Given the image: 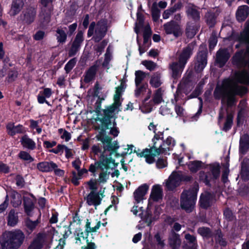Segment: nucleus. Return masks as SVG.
<instances>
[{
	"instance_id": "f257e3e1",
	"label": "nucleus",
	"mask_w": 249,
	"mask_h": 249,
	"mask_svg": "<svg viewBox=\"0 0 249 249\" xmlns=\"http://www.w3.org/2000/svg\"><path fill=\"white\" fill-rule=\"evenodd\" d=\"M25 239V234L19 229L5 231L0 237V249H19Z\"/></svg>"
},
{
	"instance_id": "f03ea898",
	"label": "nucleus",
	"mask_w": 249,
	"mask_h": 249,
	"mask_svg": "<svg viewBox=\"0 0 249 249\" xmlns=\"http://www.w3.org/2000/svg\"><path fill=\"white\" fill-rule=\"evenodd\" d=\"M198 190V183L195 181L192 187L187 190H183L180 194V208L187 213H191L195 209Z\"/></svg>"
},
{
	"instance_id": "7ed1b4c3",
	"label": "nucleus",
	"mask_w": 249,
	"mask_h": 249,
	"mask_svg": "<svg viewBox=\"0 0 249 249\" xmlns=\"http://www.w3.org/2000/svg\"><path fill=\"white\" fill-rule=\"evenodd\" d=\"M87 184L91 190L87 196L84 197L87 204L89 206L93 205L95 207L100 205L104 195L103 193L100 194L99 192L96 191L98 189L96 179L91 178L87 182Z\"/></svg>"
},
{
	"instance_id": "20e7f679",
	"label": "nucleus",
	"mask_w": 249,
	"mask_h": 249,
	"mask_svg": "<svg viewBox=\"0 0 249 249\" xmlns=\"http://www.w3.org/2000/svg\"><path fill=\"white\" fill-rule=\"evenodd\" d=\"M210 171L205 172L200 171L199 173V180L205 184L206 186L211 187V180L217 179L220 174V166L219 163L210 164L209 165Z\"/></svg>"
},
{
	"instance_id": "39448f33",
	"label": "nucleus",
	"mask_w": 249,
	"mask_h": 249,
	"mask_svg": "<svg viewBox=\"0 0 249 249\" xmlns=\"http://www.w3.org/2000/svg\"><path fill=\"white\" fill-rule=\"evenodd\" d=\"M95 121H99L101 123L100 126H98L95 127L96 129H100L99 134L96 136L97 140L99 141H101L104 146L106 143L108 144L110 143L111 137L106 135V131L110 128L112 120L103 117H96Z\"/></svg>"
},
{
	"instance_id": "423d86ee",
	"label": "nucleus",
	"mask_w": 249,
	"mask_h": 249,
	"mask_svg": "<svg viewBox=\"0 0 249 249\" xmlns=\"http://www.w3.org/2000/svg\"><path fill=\"white\" fill-rule=\"evenodd\" d=\"M111 163L113 164L114 167H117L119 164V163H115V160L110 156L107 157L104 152H102L99 157V160L95 161L94 164H91L89 165V170L95 176V172L97 170L99 169L101 170H104V169L107 170L109 169V165Z\"/></svg>"
},
{
	"instance_id": "0eeeda50",
	"label": "nucleus",
	"mask_w": 249,
	"mask_h": 249,
	"mask_svg": "<svg viewBox=\"0 0 249 249\" xmlns=\"http://www.w3.org/2000/svg\"><path fill=\"white\" fill-rule=\"evenodd\" d=\"M230 38L238 43L235 45V49H239L242 45H248L249 48V24H245L243 30L240 33L232 31Z\"/></svg>"
},
{
	"instance_id": "6e6552de",
	"label": "nucleus",
	"mask_w": 249,
	"mask_h": 249,
	"mask_svg": "<svg viewBox=\"0 0 249 249\" xmlns=\"http://www.w3.org/2000/svg\"><path fill=\"white\" fill-rule=\"evenodd\" d=\"M245 24H249L248 21ZM244 49H240L235 52L231 58L232 64L237 68L247 67L249 70V48L246 51L248 58L245 59L244 56Z\"/></svg>"
},
{
	"instance_id": "1a4fd4ad",
	"label": "nucleus",
	"mask_w": 249,
	"mask_h": 249,
	"mask_svg": "<svg viewBox=\"0 0 249 249\" xmlns=\"http://www.w3.org/2000/svg\"><path fill=\"white\" fill-rule=\"evenodd\" d=\"M149 148H146L143 149L141 153H137V156L140 158L144 157L145 159V161L148 164H152L155 161V157L162 154L160 148L155 146H150Z\"/></svg>"
},
{
	"instance_id": "9d476101",
	"label": "nucleus",
	"mask_w": 249,
	"mask_h": 249,
	"mask_svg": "<svg viewBox=\"0 0 249 249\" xmlns=\"http://www.w3.org/2000/svg\"><path fill=\"white\" fill-rule=\"evenodd\" d=\"M202 45L199 47V50L196 56V61L195 64L194 69L196 73H200L205 68L207 64L208 50L207 48L201 49Z\"/></svg>"
},
{
	"instance_id": "9b49d317",
	"label": "nucleus",
	"mask_w": 249,
	"mask_h": 249,
	"mask_svg": "<svg viewBox=\"0 0 249 249\" xmlns=\"http://www.w3.org/2000/svg\"><path fill=\"white\" fill-rule=\"evenodd\" d=\"M36 13L37 8L34 6L29 5L20 15V19L24 24L30 25L35 20Z\"/></svg>"
},
{
	"instance_id": "f8f14e48",
	"label": "nucleus",
	"mask_w": 249,
	"mask_h": 249,
	"mask_svg": "<svg viewBox=\"0 0 249 249\" xmlns=\"http://www.w3.org/2000/svg\"><path fill=\"white\" fill-rule=\"evenodd\" d=\"M163 27L165 33L167 35L172 34L176 38L182 36L183 34L181 26L174 20H171L164 23Z\"/></svg>"
},
{
	"instance_id": "ddd939ff",
	"label": "nucleus",
	"mask_w": 249,
	"mask_h": 249,
	"mask_svg": "<svg viewBox=\"0 0 249 249\" xmlns=\"http://www.w3.org/2000/svg\"><path fill=\"white\" fill-rule=\"evenodd\" d=\"M84 40V32L82 30H78L68 51L69 57H71L76 55L80 51Z\"/></svg>"
},
{
	"instance_id": "4468645a",
	"label": "nucleus",
	"mask_w": 249,
	"mask_h": 249,
	"mask_svg": "<svg viewBox=\"0 0 249 249\" xmlns=\"http://www.w3.org/2000/svg\"><path fill=\"white\" fill-rule=\"evenodd\" d=\"M196 45V41H194L189 43L186 47H184L178 55V62L183 66H185L189 59L193 53V50Z\"/></svg>"
},
{
	"instance_id": "2eb2a0df",
	"label": "nucleus",
	"mask_w": 249,
	"mask_h": 249,
	"mask_svg": "<svg viewBox=\"0 0 249 249\" xmlns=\"http://www.w3.org/2000/svg\"><path fill=\"white\" fill-rule=\"evenodd\" d=\"M231 86V80L229 79H225L223 80L222 85H217L213 91V97L215 100H222L226 99L228 92L227 90Z\"/></svg>"
},
{
	"instance_id": "dca6fc26",
	"label": "nucleus",
	"mask_w": 249,
	"mask_h": 249,
	"mask_svg": "<svg viewBox=\"0 0 249 249\" xmlns=\"http://www.w3.org/2000/svg\"><path fill=\"white\" fill-rule=\"evenodd\" d=\"M107 31V21L106 19H100L96 23L95 35L93 39L95 42H99L106 35Z\"/></svg>"
},
{
	"instance_id": "f3484780",
	"label": "nucleus",
	"mask_w": 249,
	"mask_h": 249,
	"mask_svg": "<svg viewBox=\"0 0 249 249\" xmlns=\"http://www.w3.org/2000/svg\"><path fill=\"white\" fill-rule=\"evenodd\" d=\"M122 105L121 100H114V103L110 105L106 106L105 108L103 109V114L104 117L112 120V119L116 120L117 117L115 115V111L120 107Z\"/></svg>"
},
{
	"instance_id": "a211bd4d",
	"label": "nucleus",
	"mask_w": 249,
	"mask_h": 249,
	"mask_svg": "<svg viewBox=\"0 0 249 249\" xmlns=\"http://www.w3.org/2000/svg\"><path fill=\"white\" fill-rule=\"evenodd\" d=\"M180 182L178 177V172L173 171L166 182L165 187L168 191H173L179 186Z\"/></svg>"
},
{
	"instance_id": "6ab92c4d",
	"label": "nucleus",
	"mask_w": 249,
	"mask_h": 249,
	"mask_svg": "<svg viewBox=\"0 0 249 249\" xmlns=\"http://www.w3.org/2000/svg\"><path fill=\"white\" fill-rule=\"evenodd\" d=\"M230 57V54L227 49H219L216 53L215 62L219 68H222Z\"/></svg>"
},
{
	"instance_id": "aec40b11",
	"label": "nucleus",
	"mask_w": 249,
	"mask_h": 249,
	"mask_svg": "<svg viewBox=\"0 0 249 249\" xmlns=\"http://www.w3.org/2000/svg\"><path fill=\"white\" fill-rule=\"evenodd\" d=\"M213 199V195L210 192L202 194L199 200L200 207L205 210L208 209L212 206Z\"/></svg>"
},
{
	"instance_id": "412c9836",
	"label": "nucleus",
	"mask_w": 249,
	"mask_h": 249,
	"mask_svg": "<svg viewBox=\"0 0 249 249\" xmlns=\"http://www.w3.org/2000/svg\"><path fill=\"white\" fill-rule=\"evenodd\" d=\"M186 14L188 18L192 19L195 22H198L200 19V12L196 9V6L193 3H189L186 6Z\"/></svg>"
},
{
	"instance_id": "4be33fe9",
	"label": "nucleus",
	"mask_w": 249,
	"mask_h": 249,
	"mask_svg": "<svg viewBox=\"0 0 249 249\" xmlns=\"http://www.w3.org/2000/svg\"><path fill=\"white\" fill-rule=\"evenodd\" d=\"M149 186L146 183L143 184L138 187L133 193L134 199L137 204L139 203L144 199L145 195L147 194Z\"/></svg>"
},
{
	"instance_id": "5701e85b",
	"label": "nucleus",
	"mask_w": 249,
	"mask_h": 249,
	"mask_svg": "<svg viewBox=\"0 0 249 249\" xmlns=\"http://www.w3.org/2000/svg\"><path fill=\"white\" fill-rule=\"evenodd\" d=\"M249 151V135L245 133L240 136L239 144V153L245 155Z\"/></svg>"
},
{
	"instance_id": "b1692460",
	"label": "nucleus",
	"mask_w": 249,
	"mask_h": 249,
	"mask_svg": "<svg viewBox=\"0 0 249 249\" xmlns=\"http://www.w3.org/2000/svg\"><path fill=\"white\" fill-rule=\"evenodd\" d=\"M45 235L42 232L37 234L33 241L31 242L27 249H42L44 246Z\"/></svg>"
},
{
	"instance_id": "393cba45",
	"label": "nucleus",
	"mask_w": 249,
	"mask_h": 249,
	"mask_svg": "<svg viewBox=\"0 0 249 249\" xmlns=\"http://www.w3.org/2000/svg\"><path fill=\"white\" fill-rule=\"evenodd\" d=\"M240 177L244 181L249 180V159L245 158L241 162Z\"/></svg>"
},
{
	"instance_id": "a878e982",
	"label": "nucleus",
	"mask_w": 249,
	"mask_h": 249,
	"mask_svg": "<svg viewBox=\"0 0 249 249\" xmlns=\"http://www.w3.org/2000/svg\"><path fill=\"white\" fill-rule=\"evenodd\" d=\"M56 167H58L57 165L53 161H41L36 165V168L43 173L52 172Z\"/></svg>"
},
{
	"instance_id": "bb28decb",
	"label": "nucleus",
	"mask_w": 249,
	"mask_h": 249,
	"mask_svg": "<svg viewBox=\"0 0 249 249\" xmlns=\"http://www.w3.org/2000/svg\"><path fill=\"white\" fill-rule=\"evenodd\" d=\"M162 196L163 192L161 187L159 185H153L148 199V204L150 203V199L154 202H158L162 198Z\"/></svg>"
},
{
	"instance_id": "cd10ccee",
	"label": "nucleus",
	"mask_w": 249,
	"mask_h": 249,
	"mask_svg": "<svg viewBox=\"0 0 249 249\" xmlns=\"http://www.w3.org/2000/svg\"><path fill=\"white\" fill-rule=\"evenodd\" d=\"M184 238L187 243H184L182 246L183 249H197V241L196 236L190 233H186Z\"/></svg>"
},
{
	"instance_id": "c85d7f7f",
	"label": "nucleus",
	"mask_w": 249,
	"mask_h": 249,
	"mask_svg": "<svg viewBox=\"0 0 249 249\" xmlns=\"http://www.w3.org/2000/svg\"><path fill=\"white\" fill-rule=\"evenodd\" d=\"M185 66H183L178 62H173L170 64L169 69L172 71V77L174 79H178L180 77Z\"/></svg>"
},
{
	"instance_id": "c756f323",
	"label": "nucleus",
	"mask_w": 249,
	"mask_h": 249,
	"mask_svg": "<svg viewBox=\"0 0 249 249\" xmlns=\"http://www.w3.org/2000/svg\"><path fill=\"white\" fill-rule=\"evenodd\" d=\"M98 66L97 64H94L86 71L84 76V82L85 83H89L94 80L97 72L98 71Z\"/></svg>"
},
{
	"instance_id": "7c9ffc66",
	"label": "nucleus",
	"mask_w": 249,
	"mask_h": 249,
	"mask_svg": "<svg viewBox=\"0 0 249 249\" xmlns=\"http://www.w3.org/2000/svg\"><path fill=\"white\" fill-rule=\"evenodd\" d=\"M241 67V68H242ZM245 68H247L245 67ZM235 76L237 82L242 84L248 85H249V70H243L241 71L236 73Z\"/></svg>"
},
{
	"instance_id": "2f4dec72",
	"label": "nucleus",
	"mask_w": 249,
	"mask_h": 249,
	"mask_svg": "<svg viewBox=\"0 0 249 249\" xmlns=\"http://www.w3.org/2000/svg\"><path fill=\"white\" fill-rule=\"evenodd\" d=\"M249 15V7L247 5L239 6L236 12L237 20L239 21H243L246 20Z\"/></svg>"
},
{
	"instance_id": "473e14b6",
	"label": "nucleus",
	"mask_w": 249,
	"mask_h": 249,
	"mask_svg": "<svg viewBox=\"0 0 249 249\" xmlns=\"http://www.w3.org/2000/svg\"><path fill=\"white\" fill-rule=\"evenodd\" d=\"M199 27L193 22H188L186 24L185 29V35L187 38H192L196 34L198 31Z\"/></svg>"
},
{
	"instance_id": "72a5a7b5",
	"label": "nucleus",
	"mask_w": 249,
	"mask_h": 249,
	"mask_svg": "<svg viewBox=\"0 0 249 249\" xmlns=\"http://www.w3.org/2000/svg\"><path fill=\"white\" fill-rule=\"evenodd\" d=\"M23 205L25 213L28 216H30L32 211L35 209V203L33 200L28 196H23Z\"/></svg>"
},
{
	"instance_id": "f704fd0d",
	"label": "nucleus",
	"mask_w": 249,
	"mask_h": 249,
	"mask_svg": "<svg viewBox=\"0 0 249 249\" xmlns=\"http://www.w3.org/2000/svg\"><path fill=\"white\" fill-rule=\"evenodd\" d=\"M24 5L23 0H12L10 10L12 15H17L21 11Z\"/></svg>"
},
{
	"instance_id": "c9c22d12",
	"label": "nucleus",
	"mask_w": 249,
	"mask_h": 249,
	"mask_svg": "<svg viewBox=\"0 0 249 249\" xmlns=\"http://www.w3.org/2000/svg\"><path fill=\"white\" fill-rule=\"evenodd\" d=\"M197 232L203 239L208 240L213 237L212 230L207 227H201L197 229Z\"/></svg>"
},
{
	"instance_id": "e433bc0d",
	"label": "nucleus",
	"mask_w": 249,
	"mask_h": 249,
	"mask_svg": "<svg viewBox=\"0 0 249 249\" xmlns=\"http://www.w3.org/2000/svg\"><path fill=\"white\" fill-rule=\"evenodd\" d=\"M20 142L23 147L32 150H34L36 147L35 142L30 138L27 134L21 137Z\"/></svg>"
},
{
	"instance_id": "4c0bfd02",
	"label": "nucleus",
	"mask_w": 249,
	"mask_h": 249,
	"mask_svg": "<svg viewBox=\"0 0 249 249\" xmlns=\"http://www.w3.org/2000/svg\"><path fill=\"white\" fill-rule=\"evenodd\" d=\"M53 10L50 8L41 10L40 13V22L43 25H47L51 21L52 13Z\"/></svg>"
},
{
	"instance_id": "58836bf2",
	"label": "nucleus",
	"mask_w": 249,
	"mask_h": 249,
	"mask_svg": "<svg viewBox=\"0 0 249 249\" xmlns=\"http://www.w3.org/2000/svg\"><path fill=\"white\" fill-rule=\"evenodd\" d=\"M224 235L220 229L214 231L213 237L216 243H218L221 247H225L227 245V241L223 238Z\"/></svg>"
},
{
	"instance_id": "ea45409f",
	"label": "nucleus",
	"mask_w": 249,
	"mask_h": 249,
	"mask_svg": "<svg viewBox=\"0 0 249 249\" xmlns=\"http://www.w3.org/2000/svg\"><path fill=\"white\" fill-rule=\"evenodd\" d=\"M112 139L111 137L110 143L108 144L106 143L104 146H103L104 151L103 152L105 154L106 151L110 152L109 156H111L114 152L117 151L118 149L119 148L118 142L117 141H115L112 143Z\"/></svg>"
},
{
	"instance_id": "a19ab883",
	"label": "nucleus",
	"mask_w": 249,
	"mask_h": 249,
	"mask_svg": "<svg viewBox=\"0 0 249 249\" xmlns=\"http://www.w3.org/2000/svg\"><path fill=\"white\" fill-rule=\"evenodd\" d=\"M136 15L137 22L135 23L134 31L137 34H138L140 33V29L144 28V17L140 11H137Z\"/></svg>"
},
{
	"instance_id": "79ce46f5",
	"label": "nucleus",
	"mask_w": 249,
	"mask_h": 249,
	"mask_svg": "<svg viewBox=\"0 0 249 249\" xmlns=\"http://www.w3.org/2000/svg\"><path fill=\"white\" fill-rule=\"evenodd\" d=\"M105 100L104 97H101L100 96H98L97 100H96V103L94 105V110L90 111V113H92L93 112H95L96 114L97 117H103L104 113L103 109H102V102L103 100Z\"/></svg>"
},
{
	"instance_id": "37998d69",
	"label": "nucleus",
	"mask_w": 249,
	"mask_h": 249,
	"mask_svg": "<svg viewBox=\"0 0 249 249\" xmlns=\"http://www.w3.org/2000/svg\"><path fill=\"white\" fill-rule=\"evenodd\" d=\"M203 163L201 160H196L191 161L188 164V168L192 173H196L200 169L204 168Z\"/></svg>"
},
{
	"instance_id": "c03bdc74",
	"label": "nucleus",
	"mask_w": 249,
	"mask_h": 249,
	"mask_svg": "<svg viewBox=\"0 0 249 249\" xmlns=\"http://www.w3.org/2000/svg\"><path fill=\"white\" fill-rule=\"evenodd\" d=\"M151 86L155 88H159L162 84L161 81V74L157 72L155 73L151 77L149 81Z\"/></svg>"
},
{
	"instance_id": "a18cd8bd",
	"label": "nucleus",
	"mask_w": 249,
	"mask_h": 249,
	"mask_svg": "<svg viewBox=\"0 0 249 249\" xmlns=\"http://www.w3.org/2000/svg\"><path fill=\"white\" fill-rule=\"evenodd\" d=\"M176 144L175 140L171 136H168L166 140L162 142V143L158 147V148H160L162 153H163L166 151V149L164 147L166 145L168 146L174 147Z\"/></svg>"
},
{
	"instance_id": "49530a36",
	"label": "nucleus",
	"mask_w": 249,
	"mask_h": 249,
	"mask_svg": "<svg viewBox=\"0 0 249 249\" xmlns=\"http://www.w3.org/2000/svg\"><path fill=\"white\" fill-rule=\"evenodd\" d=\"M181 244V240L179 235L178 233H174L172 237L169 239V245L172 249H178Z\"/></svg>"
},
{
	"instance_id": "de8ad7c7",
	"label": "nucleus",
	"mask_w": 249,
	"mask_h": 249,
	"mask_svg": "<svg viewBox=\"0 0 249 249\" xmlns=\"http://www.w3.org/2000/svg\"><path fill=\"white\" fill-rule=\"evenodd\" d=\"M18 220V216L17 214L15 213V210L14 209L11 210L7 216L8 225L14 227L17 224Z\"/></svg>"
},
{
	"instance_id": "09e8293b",
	"label": "nucleus",
	"mask_w": 249,
	"mask_h": 249,
	"mask_svg": "<svg viewBox=\"0 0 249 249\" xmlns=\"http://www.w3.org/2000/svg\"><path fill=\"white\" fill-rule=\"evenodd\" d=\"M162 95L163 93L161 88H160L156 90L152 99V101L153 102L154 105H159L163 101Z\"/></svg>"
},
{
	"instance_id": "8fccbe9b",
	"label": "nucleus",
	"mask_w": 249,
	"mask_h": 249,
	"mask_svg": "<svg viewBox=\"0 0 249 249\" xmlns=\"http://www.w3.org/2000/svg\"><path fill=\"white\" fill-rule=\"evenodd\" d=\"M235 96L236 95L243 97L248 92V89L246 87L241 86H236L233 89L230 91Z\"/></svg>"
},
{
	"instance_id": "3c124183",
	"label": "nucleus",
	"mask_w": 249,
	"mask_h": 249,
	"mask_svg": "<svg viewBox=\"0 0 249 249\" xmlns=\"http://www.w3.org/2000/svg\"><path fill=\"white\" fill-rule=\"evenodd\" d=\"M206 22L210 28L214 26L216 23V16L213 12H208L205 15Z\"/></svg>"
},
{
	"instance_id": "603ef678",
	"label": "nucleus",
	"mask_w": 249,
	"mask_h": 249,
	"mask_svg": "<svg viewBox=\"0 0 249 249\" xmlns=\"http://www.w3.org/2000/svg\"><path fill=\"white\" fill-rule=\"evenodd\" d=\"M18 75V71L15 68L10 69L7 72L6 81L8 83H11L16 80Z\"/></svg>"
},
{
	"instance_id": "864d4df0",
	"label": "nucleus",
	"mask_w": 249,
	"mask_h": 249,
	"mask_svg": "<svg viewBox=\"0 0 249 249\" xmlns=\"http://www.w3.org/2000/svg\"><path fill=\"white\" fill-rule=\"evenodd\" d=\"M160 11L158 8L156 2H154L151 7V16L154 22H157L160 17Z\"/></svg>"
},
{
	"instance_id": "5fc2aeb1",
	"label": "nucleus",
	"mask_w": 249,
	"mask_h": 249,
	"mask_svg": "<svg viewBox=\"0 0 249 249\" xmlns=\"http://www.w3.org/2000/svg\"><path fill=\"white\" fill-rule=\"evenodd\" d=\"M233 116L232 114L228 113L227 115L226 121L222 129L224 131L228 132L231 129L233 124Z\"/></svg>"
},
{
	"instance_id": "6e6d98bb",
	"label": "nucleus",
	"mask_w": 249,
	"mask_h": 249,
	"mask_svg": "<svg viewBox=\"0 0 249 249\" xmlns=\"http://www.w3.org/2000/svg\"><path fill=\"white\" fill-rule=\"evenodd\" d=\"M56 32L58 34L56 36L57 42L62 44L65 43L67 40L68 34L63 30L59 28L57 29Z\"/></svg>"
},
{
	"instance_id": "4d7b16f0",
	"label": "nucleus",
	"mask_w": 249,
	"mask_h": 249,
	"mask_svg": "<svg viewBox=\"0 0 249 249\" xmlns=\"http://www.w3.org/2000/svg\"><path fill=\"white\" fill-rule=\"evenodd\" d=\"M152 30L149 24L146 25L144 28L143 33V44H146L149 41L151 42L150 37L152 35Z\"/></svg>"
},
{
	"instance_id": "13d9d810",
	"label": "nucleus",
	"mask_w": 249,
	"mask_h": 249,
	"mask_svg": "<svg viewBox=\"0 0 249 249\" xmlns=\"http://www.w3.org/2000/svg\"><path fill=\"white\" fill-rule=\"evenodd\" d=\"M135 83L136 87L139 86L142 80L146 77V74L144 72L138 70L136 71L135 72Z\"/></svg>"
},
{
	"instance_id": "bf43d9fd",
	"label": "nucleus",
	"mask_w": 249,
	"mask_h": 249,
	"mask_svg": "<svg viewBox=\"0 0 249 249\" xmlns=\"http://www.w3.org/2000/svg\"><path fill=\"white\" fill-rule=\"evenodd\" d=\"M77 61V58L76 57H73L65 65L64 67V70L67 74L69 73L72 70V69L76 65V62Z\"/></svg>"
},
{
	"instance_id": "052dcab7",
	"label": "nucleus",
	"mask_w": 249,
	"mask_h": 249,
	"mask_svg": "<svg viewBox=\"0 0 249 249\" xmlns=\"http://www.w3.org/2000/svg\"><path fill=\"white\" fill-rule=\"evenodd\" d=\"M54 0H39V2L41 5V10L51 9L53 10V3Z\"/></svg>"
},
{
	"instance_id": "680f3d73",
	"label": "nucleus",
	"mask_w": 249,
	"mask_h": 249,
	"mask_svg": "<svg viewBox=\"0 0 249 249\" xmlns=\"http://www.w3.org/2000/svg\"><path fill=\"white\" fill-rule=\"evenodd\" d=\"M227 105L228 107H232L236 105L237 100L235 96L231 92H228L226 96Z\"/></svg>"
},
{
	"instance_id": "e2e57ef3",
	"label": "nucleus",
	"mask_w": 249,
	"mask_h": 249,
	"mask_svg": "<svg viewBox=\"0 0 249 249\" xmlns=\"http://www.w3.org/2000/svg\"><path fill=\"white\" fill-rule=\"evenodd\" d=\"M147 87L148 84L146 83L136 87L134 93L135 97L138 98L142 94H143L145 92Z\"/></svg>"
},
{
	"instance_id": "0e129e2a",
	"label": "nucleus",
	"mask_w": 249,
	"mask_h": 249,
	"mask_svg": "<svg viewBox=\"0 0 249 249\" xmlns=\"http://www.w3.org/2000/svg\"><path fill=\"white\" fill-rule=\"evenodd\" d=\"M18 157L20 159L28 161L29 162H33L35 160L29 153L25 151H20L18 154Z\"/></svg>"
},
{
	"instance_id": "69168bd1",
	"label": "nucleus",
	"mask_w": 249,
	"mask_h": 249,
	"mask_svg": "<svg viewBox=\"0 0 249 249\" xmlns=\"http://www.w3.org/2000/svg\"><path fill=\"white\" fill-rule=\"evenodd\" d=\"M223 215L224 218L230 222L232 221L235 218L232 211L229 207L226 208L224 210Z\"/></svg>"
},
{
	"instance_id": "338daca9",
	"label": "nucleus",
	"mask_w": 249,
	"mask_h": 249,
	"mask_svg": "<svg viewBox=\"0 0 249 249\" xmlns=\"http://www.w3.org/2000/svg\"><path fill=\"white\" fill-rule=\"evenodd\" d=\"M178 172V177L180 181V182H191L193 180V178L190 175H186L182 173L180 171H177Z\"/></svg>"
},
{
	"instance_id": "774afa93",
	"label": "nucleus",
	"mask_w": 249,
	"mask_h": 249,
	"mask_svg": "<svg viewBox=\"0 0 249 249\" xmlns=\"http://www.w3.org/2000/svg\"><path fill=\"white\" fill-rule=\"evenodd\" d=\"M107 43L108 41L106 39H104L97 46L96 48H94V50L96 53H99V54H97L98 56H99L104 52Z\"/></svg>"
}]
</instances>
